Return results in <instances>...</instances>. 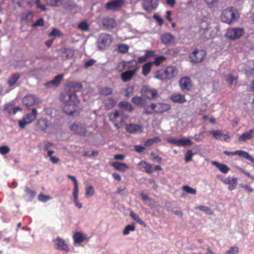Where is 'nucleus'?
<instances>
[{
  "instance_id": "f257e3e1",
  "label": "nucleus",
  "mask_w": 254,
  "mask_h": 254,
  "mask_svg": "<svg viewBox=\"0 0 254 254\" xmlns=\"http://www.w3.org/2000/svg\"><path fill=\"white\" fill-rule=\"evenodd\" d=\"M60 100L64 104L63 110L67 115H73L76 111L79 101L74 93L65 92L60 95Z\"/></svg>"
},
{
  "instance_id": "f03ea898",
  "label": "nucleus",
  "mask_w": 254,
  "mask_h": 254,
  "mask_svg": "<svg viewBox=\"0 0 254 254\" xmlns=\"http://www.w3.org/2000/svg\"><path fill=\"white\" fill-rule=\"evenodd\" d=\"M178 73V70L175 66H168L164 69L156 71L154 77L163 82L167 81L173 79Z\"/></svg>"
},
{
  "instance_id": "7ed1b4c3",
  "label": "nucleus",
  "mask_w": 254,
  "mask_h": 254,
  "mask_svg": "<svg viewBox=\"0 0 254 254\" xmlns=\"http://www.w3.org/2000/svg\"><path fill=\"white\" fill-rule=\"evenodd\" d=\"M239 18L238 11L232 6L229 7L223 10L220 15L221 21L229 24L237 21Z\"/></svg>"
},
{
  "instance_id": "20e7f679",
  "label": "nucleus",
  "mask_w": 254,
  "mask_h": 254,
  "mask_svg": "<svg viewBox=\"0 0 254 254\" xmlns=\"http://www.w3.org/2000/svg\"><path fill=\"white\" fill-rule=\"evenodd\" d=\"M206 24V26L203 27V24L199 26L198 31L196 33V36L202 41H205L213 37L212 33V28Z\"/></svg>"
},
{
  "instance_id": "39448f33",
  "label": "nucleus",
  "mask_w": 254,
  "mask_h": 254,
  "mask_svg": "<svg viewBox=\"0 0 254 254\" xmlns=\"http://www.w3.org/2000/svg\"><path fill=\"white\" fill-rule=\"evenodd\" d=\"M128 63L134 64L133 65L134 67L133 69L125 71L121 74V78L124 82L130 81L139 69V66L137 64L136 61H131Z\"/></svg>"
},
{
  "instance_id": "423d86ee",
  "label": "nucleus",
  "mask_w": 254,
  "mask_h": 254,
  "mask_svg": "<svg viewBox=\"0 0 254 254\" xmlns=\"http://www.w3.org/2000/svg\"><path fill=\"white\" fill-rule=\"evenodd\" d=\"M38 114L36 109L33 108L32 110V113L27 114L24 116L21 120H19L18 125L20 128H24L26 125L30 124L35 120Z\"/></svg>"
},
{
  "instance_id": "0eeeda50",
  "label": "nucleus",
  "mask_w": 254,
  "mask_h": 254,
  "mask_svg": "<svg viewBox=\"0 0 254 254\" xmlns=\"http://www.w3.org/2000/svg\"><path fill=\"white\" fill-rule=\"evenodd\" d=\"M206 55L205 51L196 48L190 54L189 58L191 63H200L204 59Z\"/></svg>"
},
{
  "instance_id": "6e6552de",
  "label": "nucleus",
  "mask_w": 254,
  "mask_h": 254,
  "mask_svg": "<svg viewBox=\"0 0 254 254\" xmlns=\"http://www.w3.org/2000/svg\"><path fill=\"white\" fill-rule=\"evenodd\" d=\"M113 41L112 36L108 34H101L97 41L98 47L100 50H104L109 46Z\"/></svg>"
},
{
  "instance_id": "1a4fd4ad",
  "label": "nucleus",
  "mask_w": 254,
  "mask_h": 254,
  "mask_svg": "<svg viewBox=\"0 0 254 254\" xmlns=\"http://www.w3.org/2000/svg\"><path fill=\"white\" fill-rule=\"evenodd\" d=\"M150 108L154 113L162 114L169 111L171 109V105L166 103L158 102L152 103Z\"/></svg>"
},
{
  "instance_id": "9d476101",
  "label": "nucleus",
  "mask_w": 254,
  "mask_h": 254,
  "mask_svg": "<svg viewBox=\"0 0 254 254\" xmlns=\"http://www.w3.org/2000/svg\"><path fill=\"white\" fill-rule=\"evenodd\" d=\"M125 0H113L105 4V8L116 11L120 10L125 5Z\"/></svg>"
},
{
  "instance_id": "9b49d317",
  "label": "nucleus",
  "mask_w": 254,
  "mask_h": 254,
  "mask_svg": "<svg viewBox=\"0 0 254 254\" xmlns=\"http://www.w3.org/2000/svg\"><path fill=\"white\" fill-rule=\"evenodd\" d=\"M223 153L224 154L227 156L238 155L243 157V158H245L250 161L253 163H254V158L251 155H250L248 152H246L244 150H239L233 152L224 151Z\"/></svg>"
},
{
  "instance_id": "f8f14e48",
  "label": "nucleus",
  "mask_w": 254,
  "mask_h": 254,
  "mask_svg": "<svg viewBox=\"0 0 254 254\" xmlns=\"http://www.w3.org/2000/svg\"><path fill=\"white\" fill-rule=\"evenodd\" d=\"M244 31L243 28H232L229 29L226 33V36L232 40L240 38L244 34Z\"/></svg>"
},
{
  "instance_id": "ddd939ff",
  "label": "nucleus",
  "mask_w": 254,
  "mask_h": 254,
  "mask_svg": "<svg viewBox=\"0 0 254 254\" xmlns=\"http://www.w3.org/2000/svg\"><path fill=\"white\" fill-rule=\"evenodd\" d=\"M142 95L147 99L152 100L158 94V91L155 89H152L147 86H143L141 89Z\"/></svg>"
},
{
  "instance_id": "4468645a",
  "label": "nucleus",
  "mask_w": 254,
  "mask_h": 254,
  "mask_svg": "<svg viewBox=\"0 0 254 254\" xmlns=\"http://www.w3.org/2000/svg\"><path fill=\"white\" fill-rule=\"evenodd\" d=\"M69 128L73 133L79 136H85L87 132L85 127L81 124L73 123L70 125Z\"/></svg>"
},
{
  "instance_id": "2eb2a0df",
  "label": "nucleus",
  "mask_w": 254,
  "mask_h": 254,
  "mask_svg": "<svg viewBox=\"0 0 254 254\" xmlns=\"http://www.w3.org/2000/svg\"><path fill=\"white\" fill-rule=\"evenodd\" d=\"M142 5L146 11L152 12L157 8L158 5V0H142Z\"/></svg>"
},
{
  "instance_id": "dca6fc26",
  "label": "nucleus",
  "mask_w": 254,
  "mask_h": 254,
  "mask_svg": "<svg viewBox=\"0 0 254 254\" xmlns=\"http://www.w3.org/2000/svg\"><path fill=\"white\" fill-rule=\"evenodd\" d=\"M179 83L180 88L183 91H188L190 90L191 89V81L188 77H185L181 78Z\"/></svg>"
},
{
  "instance_id": "f3484780",
  "label": "nucleus",
  "mask_w": 254,
  "mask_h": 254,
  "mask_svg": "<svg viewBox=\"0 0 254 254\" xmlns=\"http://www.w3.org/2000/svg\"><path fill=\"white\" fill-rule=\"evenodd\" d=\"M109 117L110 121L114 123L115 127L117 129H119L120 127L119 126V121L120 120L121 122H122L123 120V118L121 116L120 112L116 111L113 113H111L110 114Z\"/></svg>"
},
{
  "instance_id": "a211bd4d",
  "label": "nucleus",
  "mask_w": 254,
  "mask_h": 254,
  "mask_svg": "<svg viewBox=\"0 0 254 254\" xmlns=\"http://www.w3.org/2000/svg\"><path fill=\"white\" fill-rule=\"evenodd\" d=\"M54 244L57 249L68 252L69 249L65 242L60 238H57L54 241Z\"/></svg>"
},
{
  "instance_id": "6ab92c4d",
  "label": "nucleus",
  "mask_w": 254,
  "mask_h": 254,
  "mask_svg": "<svg viewBox=\"0 0 254 254\" xmlns=\"http://www.w3.org/2000/svg\"><path fill=\"white\" fill-rule=\"evenodd\" d=\"M161 42L165 45H169L175 42V37L170 33L166 32L160 37Z\"/></svg>"
},
{
  "instance_id": "aec40b11",
  "label": "nucleus",
  "mask_w": 254,
  "mask_h": 254,
  "mask_svg": "<svg viewBox=\"0 0 254 254\" xmlns=\"http://www.w3.org/2000/svg\"><path fill=\"white\" fill-rule=\"evenodd\" d=\"M60 56L63 60L71 58L74 55V51L70 48H62L59 50Z\"/></svg>"
},
{
  "instance_id": "412c9836",
  "label": "nucleus",
  "mask_w": 254,
  "mask_h": 254,
  "mask_svg": "<svg viewBox=\"0 0 254 254\" xmlns=\"http://www.w3.org/2000/svg\"><path fill=\"white\" fill-rule=\"evenodd\" d=\"M22 102L26 107L29 108L36 104L37 101L34 95L28 94L23 97Z\"/></svg>"
},
{
  "instance_id": "4be33fe9",
  "label": "nucleus",
  "mask_w": 254,
  "mask_h": 254,
  "mask_svg": "<svg viewBox=\"0 0 254 254\" xmlns=\"http://www.w3.org/2000/svg\"><path fill=\"white\" fill-rule=\"evenodd\" d=\"M126 130L131 133H142L143 132L141 126L136 124H129L126 126Z\"/></svg>"
},
{
  "instance_id": "5701e85b",
  "label": "nucleus",
  "mask_w": 254,
  "mask_h": 254,
  "mask_svg": "<svg viewBox=\"0 0 254 254\" xmlns=\"http://www.w3.org/2000/svg\"><path fill=\"white\" fill-rule=\"evenodd\" d=\"M254 137V128L251 129L249 131L244 132L239 136L238 141L245 142L248 139H253Z\"/></svg>"
},
{
  "instance_id": "b1692460",
  "label": "nucleus",
  "mask_w": 254,
  "mask_h": 254,
  "mask_svg": "<svg viewBox=\"0 0 254 254\" xmlns=\"http://www.w3.org/2000/svg\"><path fill=\"white\" fill-rule=\"evenodd\" d=\"M49 126V122L46 118H40L37 121V127L41 131H46Z\"/></svg>"
},
{
  "instance_id": "393cba45",
  "label": "nucleus",
  "mask_w": 254,
  "mask_h": 254,
  "mask_svg": "<svg viewBox=\"0 0 254 254\" xmlns=\"http://www.w3.org/2000/svg\"><path fill=\"white\" fill-rule=\"evenodd\" d=\"M209 132L212 135L213 137L217 140H223L227 141V139L229 138L228 134H223L219 130H212Z\"/></svg>"
},
{
  "instance_id": "a878e982",
  "label": "nucleus",
  "mask_w": 254,
  "mask_h": 254,
  "mask_svg": "<svg viewBox=\"0 0 254 254\" xmlns=\"http://www.w3.org/2000/svg\"><path fill=\"white\" fill-rule=\"evenodd\" d=\"M170 99L174 103L183 104L187 102L185 96L181 94H173L170 97Z\"/></svg>"
},
{
  "instance_id": "bb28decb",
  "label": "nucleus",
  "mask_w": 254,
  "mask_h": 254,
  "mask_svg": "<svg viewBox=\"0 0 254 254\" xmlns=\"http://www.w3.org/2000/svg\"><path fill=\"white\" fill-rule=\"evenodd\" d=\"M137 166L140 167V170L144 171L148 174H151L153 172V169L152 167V165L148 163L145 161H141L137 164Z\"/></svg>"
},
{
  "instance_id": "cd10ccee",
  "label": "nucleus",
  "mask_w": 254,
  "mask_h": 254,
  "mask_svg": "<svg viewBox=\"0 0 254 254\" xmlns=\"http://www.w3.org/2000/svg\"><path fill=\"white\" fill-rule=\"evenodd\" d=\"M111 165L116 170L121 172H125L129 169V166L125 163L113 162Z\"/></svg>"
},
{
  "instance_id": "c85d7f7f",
  "label": "nucleus",
  "mask_w": 254,
  "mask_h": 254,
  "mask_svg": "<svg viewBox=\"0 0 254 254\" xmlns=\"http://www.w3.org/2000/svg\"><path fill=\"white\" fill-rule=\"evenodd\" d=\"M63 74H58L56 76L53 80L47 82L46 85L48 87L51 86V85H53L54 86L57 87L60 85L62 80L63 79Z\"/></svg>"
},
{
  "instance_id": "c756f323",
  "label": "nucleus",
  "mask_w": 254,
  "mask_h": 254,
  "mask_svg": "<svg viewBox=\"0 0 254 254\" xmlns=\"http://www.w3.org/2000/svg\"><path fill=\"white\" fill-rule=\"evenodd\" d=\"M116 101L113 98L109 97L104 101V107L106 110H109L113 108L116 104Z\"/></svg>"
},
{
  "instance_id": "7c9ffc66",
  "label": "nucleus",
  "mask_w": 254,
  "mask_h": 254,
  "mask_svg": "<svg viewBox=\"0 0 254 254\" xmlns=\"http://www.w3.org/2000/svg\"><path fill=\"white\" fill-rule=\"evenodd\" d=\"M20 77V75L19 73H15L11 75L7 80V84L9 86H12L15 85Z\"/></svg>"
},
{
  "instance_id": "2f4dec72",
  "label": "nucleus",
  "mask_w": 254,
  "mask_h": 254,
  "mask_svg": "<svg viewBox=\"0 0 254 254\" xmlns=\"http://www.w3.org/2000/svg\"><path fill=\"white\" fill-rule=\"evenodd\" d=\"M103 24L108 28H113L116 26V23L113 18L107 17L103 19Z\"/></svg>"
},
{
  "instance_id": "473e14b6",
  "label": "nucleus",
  "mask_w": 254,
  "mask_h": 254,
  "mask_svg": "<svg viewBox=\"0 0 254 254\" xmlns=\"http://www.w3.org/2000/svg\"><path fill=\"white\" fill-rule=\"evenodd\" d=\"M212 164L215 166L223 173H227L229 170V167L225 164L219 163L216 161H213Z\"/></svg>"
},
{
  "instance_id": "72a5a7b5",
  "label": "nucleus",
  "mask_w": 254,
  "mask_h": 254,
  "mask_svg": "<svg viewBox=\"0 0 254 254\" xmlns=\"http://www.w3.org/2000/svg\"><path fill=\"white\" fill-rule=\"evenodd\" d=\"M225 80L227 82V83L229 84L230 86H232L234 84V81H235V85L237 84V81L238 79V76H233L231 74H228L227 75H225Z\"/></svg>"
},
{
  "instance_id": "f704fd0d",
  "label": "nucleus",
  "mask_w": 254,
  "mask_h": 254,
  "mask_svg": "<svg viewBox=\"0 0 254 254\" xmlns=\"http://www.w3.org/2000/svg\"><path fill=\"white\" fill-rule=\"evenodd\" d=\"M152 65L153 63L149 62L142 66V74L144 76H146L150 73Z\"/></svg>"
},
{
  "instance_id": "c9c22d12",
  "label": "nucleus",
  "mask_w": 254,
  "mask_h": 254,
  "mask_svg": "<svg viewBox=\"0 0 254 254\" xmlns=\"http://www.w3.org/2000/svg\"><path fill=\"white\" fill-rule=\"evenodd\" d=\"M82 85L79 82L73 81L69 83V88L74 92H78L82 90Z\"/></svg>"
},
{
  "instance_id": "e433bc0d",
  "label": "nucleus",
  "mask_w": 254,
  "mask_h": 254,
  "mask_svg": "<svg viewBox=\"0 0 254 254\" xmlns=\"http://www.w3.org/2000/svg\"><path fill=\"white\" fill-rule=\"evenodd\" d=\"M73 240L75 243H80L86 239L85 236L81 232H76L73 236Z\"/></svg>"
},
{
  "instance_id": "4c0bfd02",
  "label": "nucleus",
  "mask_w": 254,
  "mask_h": 254,
  "mask_svg": "<svg viewBox=\"0 0 254 254\" xmlns=\"http://www.w3.org/2000/svg\"><path fill=\"white\" fill-rule=\"evenodd\" d=\"M99 93L102 95H110L113 93V89L109 87H102L99 89Z\"/></svg>"
},
{
  "instance_id": "58836bf2",
  "label": "nucleus",
  "mask_w": 254,
  "mask_h": 254,
  "mask_svg": "<svg viewBox=\"0 0 254 254\" xmlns=\"http://www.w3.org/2000/svg\"><path fill=\"white\" fill-rule=\"evenodd\" d=\"M161 140L158 136H155L153 138L147 139L144 142V145L145 146H150L155 142H160Z\"/></svg>"
},
{
  "instance_id": "ea45409f",
  "label": "nucleus",
  "mask_w": 254,
  "mask_h": 254,
  "mask_svg": "<svg viewBox=\"0 0 254 254\" xmlns=\"http://www.w3.org/2000/svg\"><path fill=\"white\" fill-rule=\"evenodd\" d=\"M217 178L220 179L222 182H223L225 184H237L238 183V179L237 178L228 177L225 179H220L218 176H217Z\"/></svg>"
},
{
  "instance_id": "a19ab883",
  "label": "nucleus",
  "mask_w": 254,
  "mask_h": 254,
  "mask_svg": "<svg viewBox=\"0 0 254 254\" xmlns=\"http://www.w3.org/2000/svg\"><path fill=\"white\" fill-rule=\"evenodd\" d=\"M129 215L130 217L136 222L141 225H145L144 222L142 220L139 216L135 213L133 211H130Z\"/></svg>"
},
{
  "instance_id": "79ce46f5",
  "label": "nucleus",
  "mask_w": 254,
  "mask_h": 254,
  "mask_svg": "<svg viewBox=\"0 0 254 254\" xmlns=\"http://www.w3.org/2000/svg\"><path fill=\"white\" fill-rule=\"evenodd\" d=\"M193 142L190 139L186 138L183 137L182 138L180 139V146H190L192 145Z\"/></svg>"
},
{
  "instance_id": "37998d69",
  "label": "nucleus",
  "mask_w": 254,
  "mask_h": 254,
  "mask_svg": "<svg viewBox=\"0 0 254 254\" xmlns=\"http://www.w3.org/2000/svg\"><path fill=\"white\" fill-rule=\"evenodd\" d=\"M135 230V225L134 224H132L131 225H127L123 232V234L124 235H127L128 234H129V232L130 231H134V230Z\"/></svg>"
},
{
  "instance_id": "c03bdc74",
  "label": "nucleus",
  "mask_w": 254,
  "mask_h": 254,
  "mask_svg": "<svg viewBox=\"0 0 254 254\" xmlns=\"http://www.w3.org/2000/svg\"><path fill=\"white\" fill-rule=\"evenodd\" d=\"M66 177L69 179L72 180L74 183V187L73 192H78V184L77 181L75 177L72 176L71 175H67Z\"/></svg>"
},
{
  "instance_id": "a18cd8bd",
  "label": "nucleus",
  "mask_w": 254,
  "mask_h": 254,
  "mask_svg": "<svg viewBox=\"0 0 254 254\" xmlns=\"http://www.w3.org/2000/svg\"><path fill=\"white\" fill-rule=\"evenodd\" d=\"M119 106L120 108L126 109L129 111H132L133 110L132 105L126 101L120 102L119 103Z\"/></svg>"
},
{
  "instance_id": "49530a36",
  "label": "nucleus",
  "mask_w": 254,
  "mask_h": 254,
  "mask_svg": "<svg viewBox=\"0 0 254 254\" xmlns=\"http://www.w3.org/2000/svg\"><path fill=\"white\" fill-rule=\"evenodd\" d=\"M166 60V57L164 56H160L155 58L153 63V64H155L156 66L159 65L162 62Z\"/></svg>"
},
{
  "instance_id": "de8ad7c7",
  "label": "nucleus",
  "mask_w": 254,
  "mask_h": 254,
  "mask_svg": "<svg viewBox=\"0 0 254 254\" xmlns=\"http://www.w3.org/2000/svg\"><path fill=\"white\" fill-rule=\"evenodd\" d=\"M118 49L120 53L122 54H125L128 52L129 50V47L127 44H120L119 45Z\"/></svg>"
},
{
  "instance_id": "09e8293b",
  "label": "nucleus",
  "mask_w": 254,
  "mask_h": 254,
  "mask_svg": "<svg viewBox=\"0 0 254 254\" xmlns=\"http://www.w3.org/2000/svg\"><path fill=\"white\" fill-rule=\"evenodd\" d=\"M197 208L201 211L204 212L206 214L212 215L213 214V211L209 207L201 205L198 206Z\"/></svg>"
},
{
  "instance_id": "8fccbe9b",
  "label": "nucleus",
  "mask_w": 254,
  "mask_h": 254,
  "mask_svg": "<svg viewBox=\"0 0 254 254\" xmlns=\"http://www.w3.org/2000/svg\"><path fill=\"white\" fill-rule=\"evenodd\" d=\"M143 98L141 96H135L132 99V102L137 106H140L143 104Z\"/></svg>"
},
{
  "instance_id": "3c124183",
  "label": "nucleus",
  "mask_w": 254,
  "mask_h": 254,
  "mask_svg": "<svg viewBox=\"0 0 254 254\" xmlns=\"http://www.w3.org/2000/svg\"><path fill=\"white\" fill-rule=\"evenodd\" d=\"M48 5L53 6H59L62 4L61 0H46Z\"/></svg>"
},
{
  "instance_id": "603ef678",
  "label": "nucleus",
  "mask_w": 254,
  "mask_h": 254,
  "mask_svg": "<svg viewBox=\"0 0 254 254\" xmlns=\"http://www.w3.org/2000/svg\"><path fill=\"white\" fill-rule=\"evenodd\" d=\"M78 192H73V201L75 206L78 208L82 207V204L78 201Z\"/></svg>"
},
{
  "instance_id": "864d4df0",
  "label": "nucleus",
  "mask_w": 254,
  "mask_h": 254,
  "mask_svg": "<svg viewBox=\"0 0 254 254\" xmlns=\"http://www.w3.org/2000/svg\"><path fill=\"white\" fill-rule=\"evenodd\" d=\"M95 192V190L93 187L92 185H90L86 188L85 190V195L86 196H92L93 195Z\"/></svg>"
},
{
  "instance_id": "5fc2aeb1",
  "label": "nucleus",
  "mask_w": 254,
  "mask_h": 254,
  "mask_svg": "<svg viewBox=\"0 0 254 254\" xmlns=\"http://www.w3.org/2000/svg\"><path fill=\"white\" fill-rule=\"evenodd\" d=\"M183 189L188 193L192 194H195L196 193V190L189 186H183Z\"/></svg>"
},
{
  "instance_id": "6e6d98bb",
  "label": "nucleus",
  "mask_w": 254,
  "mask_h": 254,
  "mask_svg": "<svg viewBox=\"0 0 254 254\" xmlns=\"http://www.w3.org/2000/svg\"><path fill=\"white\" fill-rule=\"evenodd\" d=\"M78 28L84 31H87L89 29L88 23L85 21H83L80 23L78 25Z\"/></svg>"
},
{
  "instance_id": "4d7b16f0",
  "label": "nucleus",
  "mask_w": 254,
  "mask_h": 254,
  "mask_svg": "<svg viewBox=\"0 0 254 254\" xmlns=\"http://www.w3.org/2000/svg\"><path fill=\"white\" fill-rule=\"evenodd\" d=\"M239 248L237 246L231 247L226 252L225 254H238Z\"/></svg>"
},
{
  "instance_id": "13d9d810",
  "label": "nucleus",
  "mask_w": 254,
  "mask_h": 254,
  "mask_svg": "<svg viewBox=\"0 0 254 254\" xmlns=\"http://www.w3.org/2000/svg\"><path fill=\"white\" fill-rule=\"evenodd\" d=\"M219 0H204L205 2L209 8L215 7L218 3Z\"/></svg>"
},
{
  "instance_id": "bf43d9fd",
  "label": "nucleus",
  "mask_w": 254,
  "mask_h": 254,
  "mask_svg": "<svg viewBox=\"0 0 254 254\" xmlns=\"http://www.w3.org/2000/svg\"><path fill=\"white\" fill-rule=\"evenodd\" d=\"M10 151V148L7 145H2L0 146V153L1 155L8 154Z\"/></svg>"
},
{
  "instance_id": "052dcab7",
  "label": "nucleus",
  "mask_w": 254,
  "mask_h": 254,
  "mask_svg": "<svg viewBox=\"0 0 254 254\" xmlns=\"http://www.w3.org/2000/svg\"><path fill=\"white\" fill-rule=\"evenodd\" d=\"M167 141L170 144H172L176 146H180V139H177L174 137H170L168 138Z\"/></svg>"
},
{
  "instance_id": "680f3d73",
  "label": "nucleus",
  "mask_w": 254,
  "mask_h": 254,
  "mask_svg": "<svg viewBox=\"0 0 254 254\" xmlns=\"http://www.w3.org/2000/svg\"><path fill=\"white\" fill-rule=\"evenodd\" d=\"M193 155V153H192L191 150H189L187 151L185 154V160L186 162H189L192 160V157Z\"/></svg>"
},
{
  "instance_id": "e2e57ef3",
  "label": "nucleus",
  "mask_w": 254,
  "mask_h": 254,
  "mask_svg": "<svg viewBox=\"0 0 254 254\" xmlns=\"http://www.w3.org/2000/svg\"><path fill=\"white\" fill-rule=\"evenodd\" d=\"M25 191L27 195L29 196L31 198H33L36 195V192L34 190H31L28 187H26Z\"/></svg>"
},
{
  "instance_id": "0e129e2a",
  "label": "nucleus",
  "mask_w": 254,
  "mask_h": 254,
  "mask_svg": "<svg viewBox=\"0 0 254 254\" xmlns=\"http://www.w3.org/2000/svg\"><path fill=\"white\" fill-rule=\"evenodd\" d=\"M50 198H51V197L49 196L46 195L44 194H40L38 195L39 200L43 202H46L47 200H48Z\"/></svg>"
},
{
  "instance_id": "69168bd1",
  "label": "nucleus",
  "mask_w": 254,
  "mask_h": 254,
  "mask_svg": "<svg viewBox=\"0 0 254 254\" xmlns=\"http://www.w3.org/2000/svg\"><path fill=\"white\" fill-rule=\"evenodd\" d=\"M153 17L157 21L160 26H162L163 25L164 20L159 15L155 13L154 14Z\"/></svg>"
},
{
  "instance_id": "338daca9",
  "label": "nucleus",
  "mask_w": 254,
  "mask_h": 254,
  "mask_svg": "<svg viewBox=\"0 0 254 254\" xmlns=\"http://www.w3.org/2000/svg\"><path fill=\"white\" fill-rule=\"evenodd\" d=\"M44 25V20L43 18L38 19L34 24V26H43Z\"/></svg>"
},
{
  "instance_id": "774afa93",
  "label": "nucleus",
  "mask_w": 254,
  "mask_h": 254,
  "mask_svg": "<svg viewBox=\"0 0 254 254\" xmlns=\"http://www.w3.org/2000/svg\"><path fill=\"white\" fill-rule=\"evenodd\" d=\"M21 108H20V107H14L12 109H9L7 111H8V113L9 114H15L18 111H21Z\"/></svg>"
}]
</instances>
